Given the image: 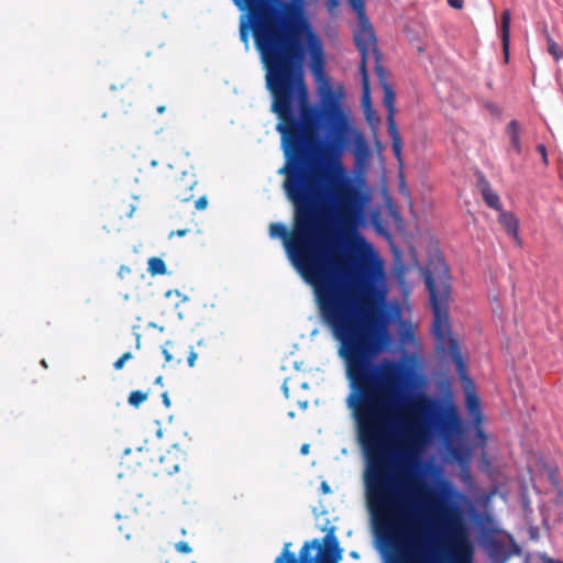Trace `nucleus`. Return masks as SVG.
<instances>
[{
  "mask_svg": "<svg viewBox=\"0 0 563 563\" xmlns=\"http://www.w3.org/2000/svg\"><path fill=\"white\" fill-rule=\"evenodd\" d=\"M292 205L291 236L282 222L271 224L269 236L283 240L289 261L313 287L322 322L340 343L338 354L345 362L351 388L346 404L358 423L363 451L396 452L391 428L398 423V363L380 356V347L361 319L375 308V301L335 279L339 254L327 206Z\"/></svg>",
  "mask_w": 563,
  "mask_h": 563,
  "instance_id": "1",
  "label": "nucleus"
},
{
  "mask_svg": "<svg viewBox=\"0 0 563 563\" xmlns=\"http://www.w3.org/2000/svg\"><path fill=\"white\" fill-rule=\"evenodd\" d=\"M238 9L245 12L240 20V40L249 51L252 35L273 101L308 91V67L316 81L327 85V102H334L323 42L307 16L300 14L286 27L291 18L288 0H251Z\"/></svg>",
  "mask_w": 563,
  "mask_h": 563,
  "instance_id": "2",
  "label": "nucleus"
},
{
  "mask_svg": "<svg viewBox=\"0 0 563 563\" xmlns=\"http://www.w3.org/2000/svg\"><path fill=\"white\" fill-rule=\"evenodd\" d=\"M279 122L276 131L280 134L285 164L278 174L286 176L283 188L292 202L325 205L331 202L330 169L317 162L307 165L308 145L316 139L322 113L310 101L309 90L272 102Z\"/></svg>",
  "mask_w": 563,
  "mask_h": 563,
  "instance_id": "3",
  "label": "nucleus"
},
{
  "mask_svg": "<svg viewBox=\"0 0 563 563\" xmlns=\"http://www.w3.org/2000/svg\"><path fill=\"white\" fill-rule=\"evenodd\" d=\"M346 142L354 156L355 175L353 178H349L346 184L338 185L335 174L349 176L340 155L333 159L331 167L327 166L332 174L331 203L343 224L358 225L361 220H367L373 199L372 189L366 180V170L372 153L367 141L357 129L352 128L347 131Z\"/></svg>",
  "mask_w": 563,
  "mask_h": 563,
  "instance_id": "4",
  "label": "nucleus"
},
{
  "mask_svg": "<svg viewBox=\"0 0 563 563\" xmlns=\"http://www.w3.org/2000/svg\"><path fill=\"white\" fill-rule=\"evenodd\" d=\"M429 305L433 314L432 334L442 343L449 327V306L452 295V276L444 258L440 255L431 257L422 271Z\"/></svg>",
  "mask_w": 563,
  "mask_h": 563,
  "instance_id": "5",
  "label": "nucleus"
},
{
  "mask_svg": "<svg viewBox=\"0 0 563 563\" xmlns=\"http://www.w3.org/2000/svg\"><path fill=\"white\" fill-rule=\"evenodd\" d=\"M450 347L452 358L456 364V369L464 385L465 409L471 420L465 421L462 419L457 407L454 405L452 400H448V402L445 404L443 409V417L445 421L451 426V428L456 432V434L460 438H462L470 431L472 424H478L483 422V413L481 407V399L475 390L472 379L467 375L464 361L462 360L460 353L457 352L456 340L450 339Z\"/></svg>",
  "mask_w": 563,
  "mask_h": 563,
  "instance_id": "6",
  "label": "nucleus"
},
{
  "mask_svg": "<svg viewBox=\"0 0 563 563\" xmlns=\"http://www.w3.org/2000/svg\"><path fill=\"white\" fill-rule=\"evenodd\" d=\"M373 56L375 58V74L377 76L379 86L382 87L384 91V106L387 109V131L391 139V150L394 153V156L397 158V161L402 164L401 159V152H402V141L398 131V126L395 120V99L396 93L393 89V87L388 84L386 80V71L384 66L380 63L382 54L378 48L373 49Z\"/></svg>",
  "mask_w": 563,
  "mask_h": 563,
  "instance_id": "7",
  "label": "nucleus"
},
{
  "mask_svg": "<svg viewBox=\"0 0 563 563\" xmlns=\"http://www.w3.org/2000/svg\"><path fill=\"white\" fill-rule=\"evenodd\" d=\"M471 525L477 533L478 545L487 552L490 560L494 563H505L509 558V553L504 543L493 534V516L487 511L474 509Z\"/></svg>",
  "mask_w": 563,
  "mask_h": 563,
  "instance_id": "8",
  "label": "nucleus"
},
{
  "mask_svg": "<svg viewBox=\"0 0 563 563\" xmlns=\"http://www.w3.org/2000/svg\"><path fill=\"white\" fill-rule=\"evenodd\" d=\"M321 530L325 532L322 539L314 538L303 542V544L309 548V555L329 560L333 563H340L343 555V548L340 545L335 534L336 528L331 526L329 528L324 527Z\"/></svg>",
  "mask_w": 563,
  "mask_h": 563,
  "instance_id": "9",
  "label": "nucleus"
},
{
  "mask_svg": "<svg viewBox=\"0 0 563 563\" xmlns=\"http://www.w3.org/2000/svg\"><path fill=\"white\" fill-rule=\"evenodd\" d=\"M358 18L361 30L358 33L355 34L354 41L361 56L360 67H367L369 47L372 46V51L375 47L378 48L376 45L377 40L375 36L374 29L365 13L358 14Z\"/></svg>",
  "mask_w": 563,
  "mask_h": 563,
  "instance_id": "10",
  "label": "nucleus"
},
{
  "mask_svg": "<svg viewBox=\"0 0 563 563\" xmlns=\"http://www.w3.org/2000/svg\"><path fill=\"white\" fill-rule=\"evenodd\" d=\"M360 74H361V78H362L361 106H362L366 122L369 124L373 132L376 133L377 125L379 123V118L377 117L376 111L373 107V102H372L369 74H368L367 67H360Z\"/></svg>",
  "mask_w": 563,
  "mask_h": 563,
  "instance_id": "11",
  "label": "nucleus"
},
{
  "mask_svg": "<svg viewBox=\"0 0 563 563\" xmlns=\"http://www.w3.org/2000/svg\"><path fill=\"white\" fill-rule=\"evenodd\" d=\"M454 554L456 563H473L474 543L465 529H460L454 534Z\"/></svg>",
  "mask_w": 563,
  "mask_h": 563,
  "instance_id": "12",
  "label": "nucleus"
},
{
  "mask_svg": "<svg viewBox=\"0 0 563 563\" xmlns=\"http://www.w3.org/2000/svg\"><path fill=\"white\" fill-rule=\"evenodd\" d=\"M197 181L194 176L186 173L180 178H177L172 185V192L176 199L181 202H188L192 199V189Z\"/></svg>",
  "mask_w": 563,
  "mask_h": 563,
  "instance_id": "13",
  "label": "nucleus"
},
{
  "mask_svg": "<svg viewBox=\"0 0 563 563\" xmlns=\"http://www.w3.org/2000/svg\"><path fill=\"white\" fill-rule=\"evenodd\" d=\"M476 178H477V187L482 194V197L485 201V203L496 210V211H501L503 209V205L500 202V198L498 196V194H496L489 181L486 179L485 175L482 173V172H477L476 173Z\"/></svg>",
  "mask_w": 563,
  "mask_h": 563,
  "instance_id": "14",
  "label": "nucleus"
},
{
  "mask_svg": "<svg viewBox=\"0 0 563 563\" xmlns=\"http://www.w3.org/2000/svg\"><path fill=\"white\" fill-rule=\"evenodd\" d=\"M521 125L517 120H510L506 126V133L509 136L510 146L508 152L514 151L517 155L522 153Z\"/></svg>",
  "mask_w": 563,
  "mask_h": 563,
  "instance_id": "15",
  "label": "nucleus"
},
{
  "mask_svg": "<svg viewBox=\"0 0 563 563\" xmlns=\"http://www.w3.org/2000/svg\"><path fill=\"white\" fill-rule=\"evenodd\" d=\"M498 222L505 229V231L512 236L516 241L519 239V220L511 211H498Z\"/></svg>",
  "mask_w": 563,
  "mask_h": 563,
  "instance_id": "16",
  "label": "nucleus"
},
{
  "mask_svg": "<svg viewBox=\"0 0 563 563\" xmlns=\"http://www.w3.org/2000/svg\"><path fill=\"white\" fill-rule=\"evenodd\" d=\"M410 563H429L426 556L423 538L418 529L411 538Z\"/></svg>",
  "mask_w": 563,
  "mask_h": 563,
  "instance_id": "17",
  "label": "nucleus"
},
{
  "mask_svg": "<svg viewBox=\"0 0 563 563\" xmlns=\"http://www.w3.org/2000/svg\"><path fill=\"white\" fill-rule=\"evenodd\" d=\"M550 520L553 525L563 526V490L561 489L556 494L549 515L543 517V525L548 527Z\"/></svg>",
  "mask_w": 563,
  "mask_h": 563,
  "instance_id": "18",
  "label": "nucleus"
},
{
  "mask_svg": "<svg viewBox=\"0 0 563 563\" xmlns=\"http://www.w3.org/2000/svg\"><path fill=\"white\" fill-rule=\"evenodd\" d=\"M510 22H511V13L508 9L504 10L500 15V26H501V44L503 49L508 59L509 52V43H510Z\"/></svg>",
  "mask_w": 563,
  "mask_h": 563,
  "instance_id": "19",
  "label": "nucleus"
},
{
  "mask_svg": "<svg viewBox=\"0 0 563 563\" xmlns=\"http://www.w3.org/2000/svg\"><path fill=\"white\" fill-rule=\"evenodd\" d=\"M309 558V548L308 545L302 544L298 555L286 554V552H280L276 556L274 563H307Z\"/></svg>",
  "mask_w": 563,
  "mask_h": 563,
  "instance_id": "20",
  "label": "nucleus"
},
{
  "mask_svg": "<svg viewBox=\"0 0 563 563\" xmlns=\"http://www.w3.org/2000/svg\"><path fill=\"white\" fill-rule=\"evenodd\" d=\"M147 272L152 275H164L166 273V264L159 257H151L147 262Z\"/></svg>",
  "mask_w": 563,
  "mask_h": 563,
  "instance_id": "21",
  "label": "nucleus"
},
{
  "mask_svg": "<svg viewBox=\"0 0 563 563\" xmlns=\"http://www.w3.org/2000/svg\"><path fill=\"white\" fill-rule=\"evenodd\" d=\"M523 563H563V561L559 559H552L545 552H539L530 558H527Z\"/></svg>",
  "mask_w": 563,
  "mask_h": 563,
  "instance_id": "22",
  "label": "nucleus"
},
{
  "mask_svg": "<svg viewBox=\"0 0 563 563\" xmlns=\"http://www.w3.org/2000/svg\"><path fill=\"white\" fill-rule=\"evenodd\" d=\"M548 52L549 54L559 62L563 57V51L560 45L547 33Z\"/></svg>",
  "mask_w": 563,
  "mask_h": 563,
  "instance_id": "23",
  "label": "nucleus"
},
{
  "mask_svg": "<svg viewBox=\"0 0 563 563\" xmlns=\"http://www.w3.org/2000/svg\"><path fill=\"white\" fill-rule=\"evenodd\" d=\"M147 399V393L142 390L131 391L128 398V402L130 406L137 408L142 402Z\"/></svg>",
  "mask_w": 563,
  "mask_h": 563,
  "instance_id": "24",
  "label": "nucleus"
},
{
  "mask_svg": "<svg viewBox=\"0 0 563 563\" xmlns=\"http://www.w3.org/2000/svg\"><path fill=\"white\" fill-rule=\"evenodd\" d=\"M472 427L474 428V431H475V441H476L475 445L483 448L486 444L487 435L482 428V423L472 424Z\"/></svg>",
  "mask_w": 563,
  "mask_h": 563,
  "instance_id": "25",
  "label": "nucleus"
},
{
  "mask_svg": "<svg viewBox=\"0 0 563 563\" xmlns=\"http://www.w3.org/2000/svg\"><path fill=\"white\" fill-rule=\"evenodd\" d=\"M350 5L354 12L357 14L365 13V2L364 0H349Z\"/></svg>",
  "mask_w": 563,
  "mask_h": 563,
  "instance_id": "26",
  "label": "nucleus"
},
{
  "mask_svg": "<svg viewBox=\"0 0 563 563\" xmlns=\"http://www.w3.org/2000/svg\"><path fill=\"white\" fill-rule=\"evenodd\" d=\"M133 357L132 353L131 352H125L121 357H119L114 363H113V367L115 371H119L121 369L125 362H128L129 360H131Z\"/></svg>",
  "mask_w": 563,
  "mask_h": 563,
  "instance_id": "27",
  "label": "nucleus"
},
{
  "mask_svg": "<svg viewBox=\"0 0 563 563\" xmlns=\"http://www.w3.org/2000/svg\"><path fill=\"white\" fill-rule=\"evenodd\" d=\"M537 152L542 157V163L547 166L549 164V159H548V152H547L545 145L544 144H538L537 145Z\"/></svg>",
  "mask_w": 563,
  "mask_h": 563,
  "instance_id": "28",
  "label": "nucleus"
},
{
  "mask_svg": "<svg viewBox=\"0 0 563 563\" xmlns=\"http://www.w3.org/2000/svg\"><path fill=\"white\" fill-rule=\"evenodd\" d=\"M175 548L180 553L188 554L191 552L190 545L185 541H180V542L176 543Z\"/></svg>",
  "mask_w": 563,
  "mask_h": 563,
  "instance_id": "29",
  "label": "nucleus"
},
{
  "mask_svg": "<svg viewBox=\"0 0 563 563\" xmlns=\"http://www.w3.org/2000/svg\"><path fill=\"white\" fill-rule=\"evenodd\" d=\"M448 4L455 10H461L464 7V0H448Z\"/></svg>",
  "mask_w": 563,
  "mask_h": 563,
  "instance_id": "30",
  "label": "nucleus"
},
{
  "mask_svg": "<svg viewBox=\"0 0 563 563\" xmlns=\"http://www.w3.org/2000/svg\"><path fill=\"white\" fill-rule=\"evenodd\" d=\"M207 205H208L207 197L202 196L198 200H196L195 207L198 210H202L207 207Z\"/></svg>",
  "mask_w": 563,
  "mask_h": 563,
  "instance_id": "31",
  "label": "nucleus"
},
{
  "mask_svg": "<svg viewBox=\"0 0 563 563\" xmlns=\"http://www.w3.org/2000/svg\"><path fill=\"white\" fill-rule=\"evenodd\" d=\"M197 356H198L197 353L194 350H191L188 355V358H187V363L190 367H192L195 365Z\"/></svg>",
  "mask_w": 563,
  "mask_h": 563,
  "instance_id": "32",
  "label": "nucleus"
},
{
  "mask_svg": "<svg viewBox=\"0 0 563 563\" xmlns=\"http://www.w3.org/2000/svg\"><path fill=\"white\" fill-rule=\"evenodd\" d=\"M162 400H163V404L166 408H169L170 407V399H169V396H168V393L167 391H164L162 394Z\"/></svg>",
  "mask_w": 563,
  "mask_h": 563,
  "instance_id": "33",
  "label": "nucleus"
},
{
  "mask_svg": "<svg viewBox=\"0 0 563 563\" xmlns=\"http://www.w3.org/2000/svg\"><path fill=\"white\" fill-rule=\"evenodd\" d=\"M522 508H523L525 511H529V512L532 511V509L530 507V501H529V499L527 497H525L522 499Z\"/></svg>",
  "mask_w": 563,
  "mask_h": 563,
  "instance_id": "34",
  "label": "nucleus"
},
{
  "mask_svg": "<svg viewBox=\"0 0 563 563\" xmlns=\"http://www.w3.org/2000/svg\"><path fill=\"white\" fill-rule=\"evenodd\" d=\"M320 489L323 494H329L331 492V488L327 482L321 483Z\"/></svg>",
  "mask_w": 563,
  "mask_h": 563,
  "instance_id": "35",
  "label": "nucleus"
},
{
  "mask_svg": "<svg viewBox=\"0 0 563 563\" xmlns=\"http://www.w3.org/2000/svg\"><path fill=\"white\" fill-rule=\"evenodd\" d=\"M187 232H188L187 229L177 230L175 232H172L170 236L177 235V236L181 238V236H185L187 234Z\"/></svg>",
  "mask_w": 563,
  "mask_h": 563,
  "instance_id": "36",
  "label": "nucleus"
},
{
  "mask_svg": "<svg viewBox=\"0 0 563 563\" xmlns=\"http://www.w3.org/2000/svg\"><path fill=\"white\" fill-rule=\"evenodd\" d=\"M339 3V0H327V5L329 7L330 10L336 8Z\"/></svg>",
  "mask_w": 563,
  "mask_h": 563,
  "instance_id": "37",
  "label": "nucleus"
},
{
  "mask_svg": "<svg viewBox=\"0 0 563 563\" xmlns=\"http://www.w3.org/2000/svg\"><path fill=\"white\" fill-rule=\"evenodd\" d=\"M291 543L286 542L283 547L282 552H286V554H296L295 552L290 551Z\"/></svg>",
  "mask_w": 563,
  "mask_h": 563,
  "instance_id": "38",
  "label": "nucleus"
},
{
  "mask_svg": "<svg viewBox=\"0 0 563 563\" xmlns=\"http://www.w3.org/2000/svg\"><path fill=\"white\" fill-rule=\"evenodd\" d=\"M162 353H163L164 358H165L166 362H170L172 361V358H173L172 354L169 353V351L167 349L163 347Z\"/></svg>",
  "mask_w": 563,
  "mask_h": 563,
  "instance_id": "39",
  "label": "nucleus"
},
{
  "mask_svg": "<svg viewBox=\"0 0 563 563\" xmlns=\"http://www.w3.org/2000/svg\"><path fill=\"white\" fill-rule=\"evenodd\" d=\"M309 449H310L309 444H308V443H305V444H302V445H301V448H300V453H301L302 455H306V454H308V453H309Z\"/></svg>",
  "mask_w": 563,
  "mask_h": 563,
  "instance_id": "40",
  "label": "nucleus"
},
{
  "mask_svg": "<svg viewBox=\"0 0 563 563\" xmlns=\"http://www.w3.org/2000/svg\"><path fill=\"white\" fill-rule=\"evenodd\" d=\"M134 335H135V346H136V349H140L141 347V334L134 333Z\"/></svg>",
  "mask_w": 563,
  "mask_h": 563,
  "instance_id": "41",
  "label": "nucleus"
},
{
  "mask_svg": "<svg viewBox=\"0 0 563 563\" xmlns=\"http://www.w3.org/2000/svg\"><path fill=\"white\" fill-rule=\"evenodd\" d=\"M350 556L353 559V560H358L360 559V553L357 551H351L350 552Z\"/></svg>",
  "mask_w": 563,
  "mask_h": 563,
  "instance_id": "42",
  "label": "nucleus"
},
{
  "mask_svg": "<svg viewBox=\"0 0 563 563\" xmlns=\"http://www.w3.org/2000/svg\"><path fill=\"white\" fill-rule=\"evenodd\" d=\"M531 538H536L538 536V528L533 527L530 529Z\"/></svg>",
  "mask_w": 563,
  "mask_h": 563,
  "instance_id": "43",
  "label": "nucleus"
},
{
  "mask_svg": "<svg viewBox=\"0 0 563 563\" xmlns=\"http://www.w3.org/2000/svg\"><path fill=\"white\" fill-rule=\"evenodd\" d=\"M156 385H162L163 384V377L162 376H158L156 377L155 382H154Z\"/></svg>",
  "mask_w": 563,
  "mask_h": 563,
  "instance_id": "44",
  "label": "nucleus"
},
{
  "mask_svg": "<svg viewBox=\"0 0 563 563\" xmlns=\"http://www.w3.org/2000/svg\"><path fill=\"white\" fill-rule=\"evenodd\" d=\"M165 109H166V108H165V106H159V107L157 108V112H158V113H164V112H165Z\"/></svg>",
  "mask_w": 563,
  "mask_h": 563,
  "instance_id": "45",
  "label": "nucleus"
},
{
  "mask_svg": "<svg viewBox=\"0 0 563 563\" xmlns=\"http://www.w3.org/2000/svg\"><path fill=\"white\" fill-rule=\"evenodd\" d=\"M134 210H135V207H134V206H131V210H130V212H129V214H128V216H129V217H132V213L134 212Z\"/></svg>",
  "mask_w": 563,
  "mask_h": 563,
  "instance_id": "46",
  "label": "nucleus"
},
{
  "mask_svg": "<svg viewBox=\"0 0 563 563\" xmlns=\"http://www.w3.org/2000/svg\"><path fill=\"white\" fill-rule=\"evenodd\" d=\"M130 453H131V449H125V450H124V455H128V454H130Z\"/></svg>",
  "mask_w": 563,
  "mask_h": 563,
  "instance_id": "47",
  "label": "nucleus"
},
{
  "mask_svg": "<svg viewBox=\"0 0 563 563\" xmlns=\"http://www.w3.org/2000/svg\"><path fill=\"white\" fill-rule=\"evenodd\" d=\"M166 297H172V290H168L166 294H165Z\"/></svg>",
  "mask_w": 563,
  "mask_h": 563,
  "instance_id": "48",
  "label": "nucleus"
},
{
  "mask_svg": "<svg viewBox=\"0 0 563 563\" xmlns=\"http://www.w3.org/2000/svg\"><path fill=\"white\" fill-rule=\"evenodd\" d=\"M148 325L152 328H156V324L154 322H151Z\"/></svg>",
  "mask_w": 563,
  "mask_h": 563,
  "instance_id": "49",
  "label": "nucleus"
},
{
  "mask_svg": "<svg viewBox=\"0 0 563 563\" xmlns=\"http://www.w3.org/2000/svg\"><path fill=\"white\" fill-rule=\"evenodd\" d=\"M400 187H401V188H404V187H405V184H404V179H402V178H401Z\"/></svg>",
  "mask_w": 563,
  "mask_h": 563,
  "instance_id": "50",
  "label": "nucleus"
},
{
  "mask_svg": "<svg viewBox=\"0 0 563 563\" xmlns=\"http://www.w3.org/2000/svg\"><path fill=\"white\" fill-rule=\"evenodd\" d=\"M284 391L287 394L288 393V388L286 385H284Z\"/></svg>",
  "mask_w": 563,
  "mask_h": 563,
  "instance_id": "51",
  "label": "nucleus"
},
{
  "mask_svg": "<svg viewBox=\"0 0 563 563\" xmlns=\"http://www.w3.org/2000/svg\"><path fill=\"white\" fill-rule=\"evenodd\" d=\"M41 363L43 366H46V362L44 360Z\"/></svg>",
  "mask_w": 563,
  "mask_h": 563,
  "instance_id": "52",
  "label": "nucleus"
}]
</instances>
